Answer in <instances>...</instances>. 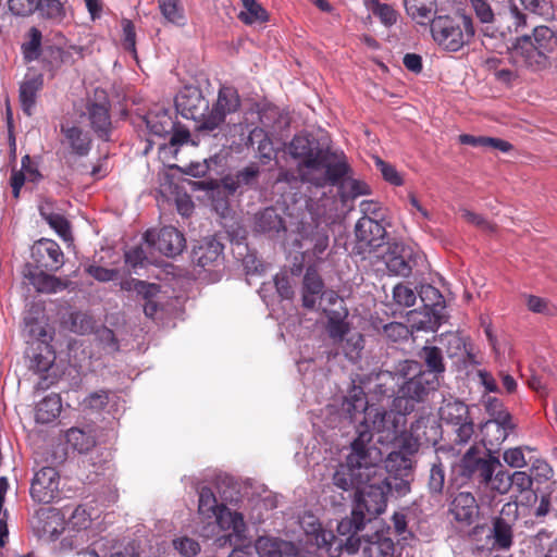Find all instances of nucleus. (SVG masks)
I'll list each match as a JSON object with an SVG mask.
<instances>
[{"label":"nucleus","instance_id":"obj_1","mask_svg":"<svg viewBox=\"0 0 557 557\" xmlns=\"http://www.w3.org/2000/svg\"><path fill=\"white\" fill-rule=\"evenodd\" d=\"M557 54V33L546 26L533 28L531 34L516 37L507 47V60L512 69L495 72L499 82L511 84L522 73L540 74L552 67Z\"/></svg>","mask_w":557,"mask_h":557},{"label":"nucleus","instance_id":"obj_2","mask_svg":"<svg viewBox=\"0 0 557 557\" xmlns=\"http://www.w3.org/2000/svg\"><path fill=\"white\" fill-rule=\"evenodd\" d=\"M292 158L299 160L297 172L300 182L315 187L337 184L349 171L346 157L332 151L310 135H296L287 147Z\"/></svg>","mask_w":557,"mask_h":557},{"label":"nucleus","instance_id":"obj_3","mask_svg":"<svg viewBox=\"0 0 557 557\" xmlns=\"http://www.w3.org/2000/svg\"><path fill=\"white\" fill-rule=\"evenodd\" d=\"M373 434L367 426H361L358 436L351 443V451L346 462L337 467L333 474V484L343 490H356L368 484L381 472L382 451L372 444Z\"/></svg>","mask_w":557,"mask_h":557},{"label":"nucleus","instance_id":"obj_4","mask_svg":"<svg viewBox=\"0 0 557 557\" xmlns=\"http://www.w3.org/2000/svg\"><path fill=\"white\" fill-rule=\"evenodd\" d=\"M400 384L394 407L405 412H412L414 404L422 401L430 392L438 386V379L432 373H424L421 364L414 360L398 363Z\"/></svg>","mask_w":557,"mask_h":557},{"label":"nucleus","instance_id":"obj_5","mask_svg":"<svg viewBox=\"0 0 557 557\" xmlns=\"http://www.w3.org/2000/svg\"><path fill=\"white\" fill-rule=\"evenodd\" d=\"M198 512L208 525L214 524L220 530L232 531L228 535L230 542L235 537L242 540L246 532V524L243 515L231 511L223 504L219 505L210 487L203 486L199 491Z\"/></svg>","mask_w":557,"mask_h":557},{"label":"nucleus","instance_id":"obj_6","mask_svg":"<svg viewBox=\"0 0 557 557\" xmlns=\"http://www.w3.org/2000/svg\"><path fill=\"white\" fill-rule=\"evenodd\" d=\"M431 34L434 41L443 49L459 51L474 36L472 18L460 14L457 16L440 15L432 20Z\"/></svg>","mask_w":557,"mask_h":557},{"label":"nucleus","instance_id":"obj_7","mask_svg":"<svg viewBox=\"0 0 557 557\" xmlns=\"http://www.w3.org/2000/svg\"><path fill=\"white\" fill-rule=\"evenodd\" d=\"M498 468H503L499 459L476 445L471 446L460 460V474L479 485L491 481Z\"/></svg>","mask_w":557,"mask_h":557},{"label":"nucleus","instance_id":"obj_8","mask_svg":"<svg viewBox=\"0 0 557 557\" xmlns=\"http://www.w3.org/2000/svg\"><path fill=\"white\" fill-rule=\"evenodd\" d=\"M387 494L384 486L379 482L377 474L368 484L357 492V499L354 509L364 516L367 522L372 521L386 508Z\"/></svg>","mask_w":557,"mask_h":557},{"label":"nucleus","instance_id":"obj_9","mask_svg":"<svg viewBox=\"0 0 557 557\" xmlns=\"http://www.w3.org/2000/svg\"><path fill=\"white\" fill-rule=\"evenodd\" d=\"M177 111L186 119H191L198 123V131H207L206 120L210 114L209 101L203 97L201 90L197 87H185L175 98Z\"/></svg>","mask_w":557,"mask_h":557},{"label":"nucleus","instance_id":"obj_10","mask_svg":"<svg viewBox=\"0 0 557 557\" xmlns=\"http://www.w3.org/2000/svg\"><path fill=\"white\" fill-rule=\"evenodd\" d=\"M405 412L392 406L391 410L373 408L367 413L368 419H372L373 430L380 434V442H392L401 432L406 423Z\"/></svg>","mask_w":557,"mask_h":557},{"label":"nucleus","instance_id":"obj_11","mask_svg":"<svg viewBox=\"0 0 557 557\" xmlns=\"http://www.w3.org/2000/svg\"><path fill=\"white\" fill-rule=\"evenodd\" d=\"M356 249L360 255L371 253L385 244L386 230L372 216L360 218L355 225Z\"/></svg>","mask_w":557,"mask_h":557},{"label":"nucleus","instance_id":"obj_12","mask_svg":"<svg viewBox=\"0 0 557 557\" xmlns=\"http://www.w3.org/2000/svg\"><path fill=\"white\" fill-rule=\"evenodd\" d=\"M362 548L364 557H393L395 545L391 537L375 533L371 539L350 536L344 544L348 554H355Z\"/></svg>","mask_w":557,"mask_h":557},{"label":"nucleus","instance_id":"obj_13","mask_svg":"<svg viewBox=\"0 0 557 557\" xmlns=\"http://www.w3.org/2000/svg\"><path fill=\"white\" fill-rule=\"evenodd\" d=\"M382 258L388 272L398 276L408 277L416 265L414 249L401 242L389 244Z\"/></svg>","mask_w":557,"mask_h":557},{"label":"nucleus","instance_id":"obj_14","mask_svg":"<svg viewBox=\"0 0 557 557\" xmlns=\"http://www.w3.org/2000/svg\"><path fill=\"white\" fill-rule=\"evenodd\" d=\"M239 107L240 98L237 90L232 86H222L205 123L208 132L216 129L224 123L226 115L236 112Z\"/></svg>","mask_w":557,"mask_h":557},{"label":"nucleus","instance_id":"obj_15","mask_svg":"<svg viewBox=\"0 0 557 557\" xmlns=\"http://www.w3.org/2000/svg\"><path fill=\"white\" fill-rule=\"evenodd\" d=\"M148 246L154 247L166 257H175L185 248V238L173 226H164L160 230H149L145 234Z\"/></svg>","mask_w":557,"mask_h":557},{"label":"nucleus","instance_id":"obj_16","mask_svg":"<svg viewBox=\"0 0 557 557\" xmlns=\"http://www.w3.org/2000/svg\"><path fill=\"white\" fill-rule=\"evenodd\" d=\"M34 500L42 504L52 503L59 495V473L53 467H42L35 473L30 485Z\"/></svg>","mask_w":557,"mask_h":557},{"label":"nucleus","instance_id":"obj_17","mask_svg":"<svg viewBox=\"0 0 557 557\" xmlns=\"http://www.w3.org/2000/svg\"><path fill=\"white\" fill-rule=\"evenodd\" d=\"M32 257L37 268L47 271H58L64 263V255L59 246L52 239L41 238L32 247Z\"/></svg>","mask_w":557,"mask_h":557},{"label":"nucleus","instance_id":"obj_18","mask_svg":"<svg viewBox=\"0 0 557 557\" xmlns=\"http://www.w3.org/2000/svg\"><path fill=\"white\" fill-rule=\"evenodd\" d=\"M362 383L368 392L375 396L377 400L384 397L394 396L396 392L398 393L400 384L398 364L394 372L379 371L370 373Z\"/></svg>","mask_w":557,"mask_h":557},{"label":"nucleus","instance_id":"obj_19","mask_svg":"<svg viewBox=\"0 0 557 557\" xmlns=\"http://www.w3.org/2000/svg\"><path fill=\"white\" fill-rule=\"evenodd\" d=\"M370 409H373V407L368 405L363 387L357 385H354L348 391V394L345 396L342 403L343 412H345L351 421H357L359 416L362 418L360 424L357 428V432L363 425L370 430L369 425L367 424V420L369 418L367 417V413L370 411Z\"/></svg>","mask_w":557,"mask_h":557},{"label":"nucleus","instance_id":"obj_20","mask_svg":"<svg viewBox=\"0 0 557 557\" xmlns=\"http://www.w3.org/2000/svg\"><path fill=\"white\" fill-rule=\"evenodd\" d=\"M88 120L95 134L102 140H110L112 129L109 104L91 102L87 106Z\"/></svg>","mask_w":557,"mask_h":557},{"label":"nucleus","instance_id":"obj_21","mask_svg":"<svg viewBox=\"0 0 557 557\" xmlns=\"http://www.w3.org/2000/svg\"><path fill=\"white\" fill-rule=\"evenodd\" d=\"M253 230L270 237L286 232L285 221L277 209L265 208L255 215Z\"/></svg>","mask_w":557,"mask_h":557},{"label":"nucleus","instance_id":"obj_22","mask_svg":"<svg viewBox=\"0 0 557 557\" xmlns=\"http://www.w3.org/2000/svg\"><path fill=\"white\" fill-rule=\"evenodd\" d=\"M515 428L516 424L512 420L504 423L503 421H486L481 428L483 450L491 453L508 437Z\"/></svg>","mask_w":557,"mask_h":557},{"label":"nucleus","instance_id":"obj_23","mask_svg":"<svg viewBox=\"0 0 557 557\" xmlns=\"http://www.w3.org/2000/svg\"><path fill=\"white\" fill-rule=\"evenodd\" d=\"M323 311L327 318L325 324L327 335L334 344H338L351 331L350 324L347 322L348 311L345 307L339 309L324 308Z\"/></svg>","mask_w":557,"mask_h":557},{"label":"nucleus","instance_id":"obj_24","mask_svg":"<svg viewBox=\"0 0 557 557\" xmlns=\"http://www.w3.org/2000/svg\"><path fill=\"white\" fill-rule=\"evenodd\" d=\"M323 290L324 283L319 272L313 267L307 268L301 289L302 306L307 309H314Z\"/></svg>","mask_w":557,"mask_h":557},{"label":"nucleus","instance_id":"obj_25","mask_svg":"<svg viewBox=\"0 0 557 557\" xmlns=\"http://www.w3.org/2000/svg\"><path fill=\"white\" fill-rule=\"evenodd\" d=\"M479 508L474 496L469 492H460L450 505V513L459 522L471 524L478 516Z\"/></svg>","mask_w":557,"mask_h":557},{"label":"nucleus","instance_id":"obj_26","mask_svg":"<svg viewBox=\"0 0 557 557\" xmlns=\"http://www.w3.org/2000/svg\"><path fill=\"white\" fill-rule=\"evenodd\" d=\"M223 246L215 239H206L193 250V261L201 268L215 263L222 256Z\"/></svg>","mask_w":557,"mask_h":557},{"label":"nucleus","instance_id":"obj_27","mask_svg":"<svg viewBox=\"0 0 557 557\" xmlns=\"http://www.w3.org/2000/svg\"><path fill=\"white\" fill-rule=\"evenodd\" d=\"M30 284L39 293L53 294L67 287L69 282L54 275L48 274L42 270H35L27 275Z\"/></svg>","mask_w":557,"mask_h":557},{"label":"nucleus","instance_id":"obj_28","mask_svg":"<svg viewBox=\"0 0 557 557\" xmlns=\"http://www.w3.org/2000/svg\"><path fill=\"white\" fill-rule=\"evenodd\" d=\"M44 79L41 75L26 77L20 86V102L22 110L28 116L33 113L37 92L41 89Z\"/></svg>","mask_w":557,"mask_h":557},{"label":"nucleus","instance_id":"obj_29","mask_svg":"<svg viewBox=\"0 0 557 557\" xmlns=\"http://www.w3.org/2000/svg\"><path fill=\"white\" fill-rule=\"evenodd\" d=\"M385 469L391 475L410 476L412 471L411 453L405 449L389 453L385 459Z\"/></svg>","mask_w":557,"mask_h":557},{"label":"nucleus","instance_id":"obj_30","mask_svg":"<svg viewBox=\"0 0 557 557\" xmlns=\"http://www.w3.org/2000/svg\"><path fill=\"white\" fill-rule=\"evenodd\" d=\"M67 443L78 453L85 454L96 446V434L91 426L85 429L71 428L66 432Z\"/></svg>","mask_w":557,"mask_h":557},{"label":"nucleus","instance_id":"obj_31","mask_svg":"<svg viewBox=\"0 0 557 557\" xmlns=\"http://www.w3.org/2000/svg\"><path fill=\"white\" fill-rule=\"evenodd\" d=\"M438 414L442 421L455 425L469 419V409L462 401L449 398L444 399Z\"/></svg>","mask_w":557,"mask_h":557},{"label":"nucleus","instance_id":"obj_32","mask_svg":"<svg viewBox=\"0 0 557 557\" xmlns=\"http://www.w3.org/2000/svg\"><path fill=\"white\" fill-rule=\"evenodd\" d=\"M407 14L420 25L432 23L436 8L435 0H405Z\"/></svg>","mask_w":557,"mask_h":557},{"label":"nucleus","instance_id":"obj_33","mask_svg":"<svg viewBox=\"0 0 557 557\" xmlns=\"http://www.w3.org/2000/svg\"><path fill=\"white\" fill-rule=\"evenodd\" d=\"M492 548L497 550H508L512 546V527L504 518L497 517L493 521Z\"/></svg>","mask_w":557,"mask_h":557},{"label":"nucleus","instance_id":"obj_34","mask_svg":"<svg viewBox=\"0 0 557 557\" xmlns=\"http://www.w3.org/2000/svg\"><path fill=\"white\" fill-rule=\"evenodd\" d=\"M145 121L149 132L158 137L171 134L175 126V122L166 110L149 112Z\"/></svg>","mask_w":557,"mask_h":557},{"label":"nucleus","instance_id":"obj_35","mask_svg":"<svg viewBox=\"0 0 557 557\" xmlns=\"http://www.w3.org/2000/svg\"><path fill=\"white\" fill-rule=\"evenodd\" d=\"M61 408V397L58 394L46 396L36 406V421L42 424L53 421L60 414Z\"/></svg>","mask_w":557,"mask_h":557},{"label":"nucleus","instance_id":"obj_36","mask_svg":"<svg viewBox=\"0 0 557 557\" xmlns=\"http://www.w3.org/2000/svg\"><path fill=\"white\" fill-rule=\"evenodd\" d=\"M66 141L70 145L71 150L81 157L88 154L90 150L91 140L87 134H85L79 127H61Z\"/></svg>","mask_w":557,"mask_h":557},{"label":"nucleus","instance_id":"obj_37","mask_svg":"<svg viewBox=\"0 0 557 557\" xmlns=\"http://www.w3.org/2000/svg\"><path fill=\"white\" fill-rule=\"evenodd\" d=\"M259 176V168L255 164L248 165L238 171L234 176L224 180L225 188L232 193L244 186H252L257 183Z\"/></svg>","mask_w":557,"mask_h":557},{"label":"nucleus","instance_id":"obj_38","mask_svg":"<svg viewBox=\"0 0 557 557\" xmlns=\"http://www.w3.org/2000/svg\"><path fill=\"white\" fill-rule=\"evenodd\" d=\"M121 289L135 292L145 301L156 299L161 292L160 285L133 277L122 281Z\"/></svg>","mask_w":557,"mask_h":557},{"label":"nucleus","instance_id":"obj_39","mask_svg":"<svg viewBox=\"0 0 557 557\" xmlns=\"http://www.w3.org/2000/svg\"><path fill=\"white\" fill-rule=\"evenodd\" d=\"M349 172L350 170L336 184V186L339 187V194L343 201L370 194V187L364 182L347 177ZM332 185L335 186V184Z\"/></svg>","mask_w":557,"mask_h":557},{"label":"nucleus","instance_id":"obj_40","mask_svg":"<svg viewBox=\"0 0 557 557\" xmlns=\"http://www.w3.org/2000/svg\"><path fill=\"white\" fill-rule=\"evenodd\" d=\"M39 57L44 67L50 72H54L60 69L62 64L71 62L72 59L70 51H64L55 46H45Z\"/></svg>","mask_w":557,"mask_h":557},{"label":"nucleus","instance_id":"obj_41","mask_svg":"<svg viewBox=\"0 0 557 557\" xmlns=\"http://www.w3.org/2000/svg\"><path fill=\"white\" fill-rule=\"evenodd\" d=\"M420 298L423 301L424 307L434 315V323L440 324L442 310L444 309V299L440 290L431 285L422 286Z\"/></svg>","mask_w":557,"mask_h":557},{"label":"nucleus","instance_id":"obj_42","mask_svg":"<svg viewBox=\"0 0 557 557\" xmlns=\"http://www.w3.org/2000/svg\"><path fill=\"white\" fill-rule=\"evenodd\" d=\"M419 356L428 367V371H424V373H432L438 379V375L445 372L442 350L438 347L424 346Z\"/></svg>","mask_w":557,"mask_h":557},{"label":"nucleus","instance_id":"obj_43","mask_svg":"<svg viewBox=\"0 0 557 557\" xmlns=\"http://www.w3.org/2000/svg\"><path fill=\"white\" fill-rule=\"evenodd\" d=\"M337 345H341L345 357L355 362L361 358L364 349V337L359 332L350 331Z\"/></svg>","mask_w":557,"mask_h":557},{"label":"nucleus","instance_id":"obj_44","mask_svg":"<svg viewBox=\"0 0 557 557\" xmlns=\"http://www.w3.org/2000/svg\"><path fill=\"white\" fill-rule=\"evenodd\" d=\"M472 7L479 20L486 24L482 29L485 38H496L497 32L492 30V24L495 22V15L491 5L485 0H471Z\"/></svg>","mask_w":557,"mask_h":557},{"label":"nucleus","instance_id":"obj_45","mask_svg":"<svg viewBox=\"0 0 557 557\" xmlns=\"http://www.w3.org/2000/svg\"><path fill=\"white\" fill-rule=\"evenodd\" d=\"M243 11L238 14V18L245 24L263 23L268 21V12L256 0H242Z\"/></svg>","mask_w":557,"mask_h":557},{"label":"nucleus","instance_id":"obj_46","mask_svg":"<svg viewBox=\"0 0 557 557\" xmlns=\"http://www.w3.org/2000/svg\"><path fill=\"white\" fill-rule=\"evenodd\" d=\"M37 11L42 18L60 23L65 17L64 2L61 0H38Z\"/></svg>","mask_w":557,"mask_h":557},{"label":"nucleus","instance_id":"obj_47","mask_svg":"<svg viewBox=\"0 0 557 557\" xmlns=\"http://www.w3.org/2000/svg\"><path fill=\"white\" fill-rule=\"evenodd\" d=\"M286 542L274 537L260 536L256 541L253 549L260 557H278L283 549V544H286Z\"/></svg>","mask_w":557,"mask_h":557},{"label":"nucleus","instance_id":"obj_48","mask_svg":"<svg viewBox=\"0 0 557 557\" xmlns=\"http://www.w3.org/2000/svg\"><path fill=\"white\" fill-rule=\"evenodd\" d=\"M250 145H258L257 149L260 158L271 160L273 156V145L270 138L264 133L263 128L255 127L248 137Z\"/></svg>","mask_w":557,"mask_h":557},{"label":"nucleus","instance_id":"obj_49","mask_svg":"<svg viewBox=\"0 0 557 557\" xmlns=\"http://www.w3.org/2000/svg\"><path fill=\"white\" fill-rule=\"evenodd\" d=\"M159 9L163 17L175 25L185 24L184 10L180 5L178 0H159Z\"/></svg>","mask_w":557,"mask_h":557},{"label":"nucleus","instance_id":"obj_50","mask_svg":"<svg viewBox=\"0 0 557 557\" xmlns=\"http://www.w3.org/2000/svg\"><path fill=\"white\" fill-rule=\"evenodd\" d=\"M367 520L364 516L359 515L355 509L350 517L342 519L337 524V531L341 535L356 536V533L364 528Z\"/></svg>","mask_w":557,"mask_h":557},{"label":"nucleus","instance_id":"obj_51","mask_svg":"<svg viewBox=\"0 0 557 557\" xmlns=\"http://www.w3.org/2000/svg\"><path fill=\"white\" fill-rule=\"evenodd\" d=\"M382 475L377 474V480L384 486V491L386 494L395 492L398 496H404L410 491V480L409 476H396L392 478H381Z\"/></svg>","mask_w":557,"mask_h":557},{"label":"nucleus","instance_id":"obj_52","mask_svg":"<svg viewBox=\"0 0 557 557\" xmlns=\"http://www.w3.org/2000/svg\"><path fill=\"white\" fill-rule=\"evenodd\" d=\"M41 32L36 27H32L28 32V41L22 46L24 58L27 61H34L39 58L41 53Z\"/></svg>","mask_w":557,"mask_h":557},{"label":"nucleus","instance_id":"obj_53","mask_svg":"<svg viewBox=\"0 0 557 557\" xmlns=\"http://www.w3.org/2000/svg\"><path fill=\"white\" fill-rule=\"evenodd\" d=\"M445 485V469L440 460V458H436V461H434L430 469V475H429V490L432 494H441L444 490Z\"/></svg>","mask_w":557,"mask_h":557},{"label":"nucleus","instance_id":"obj_54","mask_svg":"<svg viewBox=\"0 0 557 557\" xmlns=\"http://www.w3.org/2000/svg\"><path fill=\"white\" fill-rule=\"evenodd\" d=\"M40 215L47 221V223L55 230V232L61 235L62 237H65L70 233V225L67 220L59 214L53 212H46L45 207H39Z\"/></svg>","mask_w":557,"mask_h":557},{"label":"nucleus","instance_id":"obj_55","mask_svg":"<svg viewBox=\"0 0 557 557\" xmlns=\"http://www.w3.org/2000/svg\"><path fill=\"white\" fill-rule=\"evenodd\" d=\"M485 409L491 416L488 421H509L512 420L511 414L504 407V404L496 397H488L485 403Z\"/></svg>","mask_w":557,"mask_h":557},{"label":"nucleus","instance_id":"obj_56","mask_svg":"<svg viewBox=\"0 0 557 557\" xmlns=\"http://www.w3.org/2000/svg\"><path fill=\"white\" fill-rule=\"evenodd\" d=\"M483 486L490 487L499 494H505L511 487L510 474L502 468H498L496 472L491 475V481L486 482Z\"/></svg>","mask_w":557,"mask_h":557},{"label":"nucleus","instance_id":"obj_57","mask_svg":"<svg viewBox=\"0 0 557 557\" xmlns=\"http://www.w3.org/2000/svg\"><path fill=\"white\" fill-rule=\"evenodd\" d=\"M393 299L401 307H411L416 302V294L409 286L399 283L393 288Z\"/></svg>","mask_w":557,"mask_h":557},{"label":"nucleus","instance_id":"obj_58","mask_svg":"<svg viewBox=\"0 0 557 557\" xmlns=\"http://www.w3.org/2000/svg\"><path fill=\"white\" fill-rule=\"evenodd\" d=\"M8 3L11 12L18 16H27L38 7V0H9Z\"/></svg>","mask_w":557,"mask_h":557},{"label":"nucleus","instance_id":"obj_59","mask_svg":"<svg viewBox=\"0 0 557 557\" xmlns=\"http://www.w3.org/2000/svg\"><path fill=\"white\" fill-rule=\"evenodd\" d=\"M447 344V354L449 357H455L461 351H466L470 357V351L467 349V343L463 337L458 334H447L444 338Z\"/></svg>","mask_w":557,"mask_h":557},{"label":"nucleus","instance_id":"obj_60","mask_svg":"<svg viewBox=\"0 0 557 557\" xmlns=\"http://www.w3.org/2000/svg\"><path fill=\"white\" fill-rule=\"evenodd\" d=\"M434 423L435 422L430 417L421 416L416 421H413L411 423L410 431H411L412 435L416 437V440L429 441L430 438H429L426 429H428L429 424H432L431 429H434Z\"/></svg>","mask_w":557,"mask_h":557},{"label":"nucleus","instance_id":"obj_61","mask_svg":"<svg viewBox=\"0 0 557 557\" xmlns=\"http://www.w3.org/2000/svg\"><path fill=\"white\" fill-rule=\"evenodd\" d=\"M173 545L176 550L186 557L195 556L200 550L199 543L186 536L174 540Z\"/></svg>","mask_w":557,"mask_h":557},{"label":"nucleus","instance_id":"obj_62","mask_svg":"<svg viewBox=\"0 0 557 557\" xmlns=\"http://www.w3.org/2000/svg\"><path fill=\"white\" fill-rule=\"evenodd\" d=\"M96 335L108 352H115L119 350V343L112 330L103 326L97 331Z\"/></svg>","mask_w":557,"mask_h":557},{"label":"nucleus","instance_id":"obj_63","mask_svg":"<svg viewBox=\"0 0 557 557\" xmlns=\"http://www.w3.org/2000/svg\"><path fill=\"white\" fill-rule=\"evenodd\" d=\"M375 164L380 172L382 173L385 181L389 182L391 184L395 186H400L403 184V178L397 173L396 169L384 162L383 160L376 158Z\"/></svg>","mask_w":557,"mask_h":557},{"label":"nucleus","instance_id":"obj_64","mask_svg":"<svg viewBox=\"0 0 557 557\" xmlns=\"http://www.w3.org/2000/svg\"><path fill=\"white\" fill-rule=\"evenodd\" d=\"M311 242L313 244L312 253L315 258H320L329 248V234L325 231H317L312 237Z\"/></svg>","mask_w":557,"mask_h":557}]
</instances>
